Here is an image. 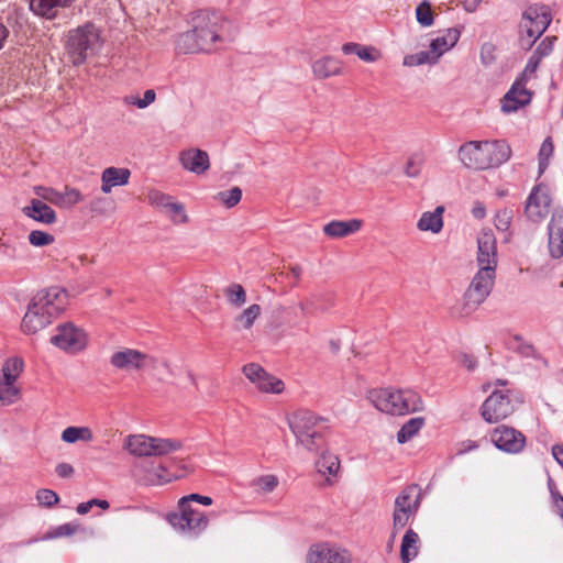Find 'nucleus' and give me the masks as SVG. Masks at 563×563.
Segmentation results:
<instances>
[{
	"label": "nucleus",
	"instance_id": "nucleus-42",
	"mask_svg": "<svg viewBox=\"0 0 563 563\" xmlns=\"http://www.w3.org/2000/svg\"><path fill=\"white\" fill-rule=\"evenodd\" d=\"M34 192L42 201H48L57 207L62 208V192L51 187L36 186Z\"/></svg>",
	"mask_w": 563,
	"mask_h": 563
},
{
	"label": "nucleus",
	"instance_id": "nucleus-44",
	"mask_svg": "<svg viewBox=\"0 0 563 563\" xmlns=\"http://www.w3.org/2000/svg\"><path fill=\"white\" fill-rule=\"evenodd\" d=\"M553 143L551 137H547L540 147L539 151V174H543L544 170L548 168L549 159L553 155Z\"/></svg>",
	"mask_w": 563,
	"mask_h": 563
},
{
	"label": "nucleus",
	"instance_id": "nucleus-54",
	"mask_svg": "<svg viewBox=\"0 0 563 563\" xmlns=\"http://www.w3.org/2000/svg\"><path fill=\"white\" fill-rule=\"evenodd\" d=\"M36 499L41 505L52 507L58 503L59 497L54 490L43 488L37 490Z\"/></svg>",
	"mask_w": 563,
	"mask_h": 563
},
{
	"label": "nucleus",
	"instance_id": "nucleus-31",
	"mask_svg": "<svg viewBox=\"0 0 563 563\" xmlns=\"http://www.w3.org/2000/svg\"><path fill=\"white\" fill-rule=\"evenodd\" d=\"M261 312L262 308L260 305L253 303L249 306L234 318L236 329H251L255 320L260 317Z\"/></svg>",
	"mask_w": 563,
	"mask_h": 563
},
{
	"label": "nucleus",
	"instance_id": "nucleus-15",
	"mask_svg": "<svg viewBox=\"0 0 563 563\" xmlns=\"http://www.w3.org/2000/svg\"><path fill=\"white\" fill-rule=\"evenodd\" d=\"M352 554L341 547L320 542L310 545L306 563H352Z\"/></svg>",
	"mask_w": 563,
	"mask_h": 563
},
{
	"label": "nucleus",
	"instance_id": "nucleus-50",
	"mask_svg": "<svg viewBox=\"0 0 563 563\" xmlns=\"http://www.w3.org/2000/svg\"><path fill=\"white\" fill-rule=\"evenodd\" d=\"M77 527L73 523H64L56 527L53 531L46 533L41 540L56 539L60 537H68L76 532Z\"/></svg>",
	"mask_w": 563,
	"mask_h": 563
},
{
	"label": "nucleus",
	"instance_id": "nucleus-16",
	"mask_svg": "<svg viewBox=\"0 0 563 563\" xmlns=\"http://www.w3.org/2000/svg\"><path fill=\"white\" fill-rule=\"evenodd\" d=\"M490 441L498 450L509 454L520 453L526 445V437L506 424L498 426L490 432Z\"/></svg>",
	"mask_w": 563,
	"mask_h": 563
},
{
	"label": "nucleus",
	"instance_id": "nucleus-8",
	"mask_svg": "<svg viewBox=\"0 0 563 563\" xmlns=\"http://www.w3.org/2000/svg\"><path fill=\"white\" fill-rule=\"evenodd\" d=\"M496 279V272L478 268L463 295L459 309L460 317H467L476 311L489 297Z\"/></svg>",
	"mask_w": 563,
	"mask_h": 563
},
{
	"label": "nucleus",
	"instance_id": "nucleus-59",
	"mask_svg": "<svg viewBox=\"0 0 563 563\" xmlns=\"http://www.w3.org/2000/svg\"><path fill=\"white\" fill-rule=\"evenodd\" d=\"M161 366H159V379L164 380L167 377L175 376V372L173 369V366L168 360H161Z\"/></svg>",
	"mask_w": 563,
	"mask_h": 563
},
{
	"label": "nucleus",
	"instance_id": "nucleus-6",
	"mask_svg": "<svg viewBox=\"0 0 563 563\" xmlns=\"http://www.w3.org/2000/svg\"><path fill=\"white\" fill-rule=\"evenodd\" d=\"M181 448L180 440L146 434H131L124 440V449L137 457L164 456L177 452Z\"/></svg>",
	"mask_w": 563,
	"mask_h": 563
},
{
	"label": "nucleus",
	"instance_id": "nucleus-1",
	"mask_svg": "<svg viewBox=\"0 0 563 563\" xmlns=\"http://www.w3.org/2000/svg\"><path fill=\"white\" fill-rule=\"evenodd\" d=\"M190 25V30L177 36L176 49L179 53H209L219 45L233 42L239 34L238 26L218 11L199 10L194 12Z\"/></svg>",
	"mask_w": 563,
	"mask_h": 563
},
{
	"label": "nucleus",
	"instance_id": "nucleus-9",
	"mask_svg": "<svg viewBox=\"0 0 563 563\" xmlns=\"http://www.w3.org/2000/svg\"><path fill=\"white\" fill-rule=\"evenodd\" d=\"M100 46L99 30L91 23L79 26L68 34L66 49L74 65L82 64Z\"/></svg>",
	"mask_w": 563,
	"mask_h": 563
},
{
	"label": "nucleus",
	"instance_id": "nucleus-62",
	"mask_svg": "<svg viewBox=\"0 0 563 563\" xmlns=\"http://www.w3.org/2000/svg\"><path fill=\"white\" fill-rule=\"evenodd\" d=\"M145 358H146V361H145V364H144V368H151V369L157 372V374H158L159 373V366H161V364H159L161 360L155 358V357H153L151 355H147V354H145Z\"/></svg>",
	"mask_w": 563,
	"mask_h": 563
},
{
	"label": "nucleus",
	"instance_id": "nucleus-24",
	"mask_svg": "<svg viewBox=\"0 0 563 563\" xmlns=\"http://www.w3.org/2000/svg\"><path fill=\"white\" fill-rule=\"evenodd\" d=\"M461 32L456 27H450L443 34L433 38L430 43V52L434 59L439 62L440 57L459 42Z\"/></svg>",
	"mask_w": 563,
	"mask_h": 563
},
{
	"label": "nucleus",
	"instance_id": "nucleus-64",
	"mask_svg": "<svg viewBox=\"0 0 563 563\" xmlns=\"http://www.w3.org/2000/svg\"><path fill=\"white\" fill-rule=\"evenodd\" d=\"M552 455L555 461L563 467V445L555 444L552 446Z\"/></svg>",
	"mask_w": 563,
	"mask_h": 563
},
{
	"label": "nucleus",
	"instance_id": "nucleus-26",
	"mask_svg": "<svg viewBox=\"0 0 563 563\" xmlns=\"http://www.w3.org/2000/svg\"><path fill=\"white\" fill-rule=\"evenodd\" d=\"M361 227L362 221L358 219L347 221L333 220L323 227V232L332 239H339L357 232Z\"/></svg>",
	"mask_w": 563,
	"mask_h": 563
},
{
	"label": "nucleus",
	"instance_id": "nucleus-61",
	"mask_svg": "<svg viewBox=\"0 0 563 563\" xmlns=\"http://www.w3.org/2000/svg\"><path fill=\"white\" fill-rule=\"evenodd\" d=\"M164 471H165L164 467L159 466L158 470L155 473L151 474L150 478H148L150 484L161 485L163 483H166L168 479L163 477L162 473H159V472H164Z\"/></svg>",
	"mask_w": 563,
	"mask_h": 563
},
{
	"label": "nucleus",
	"instance_id": "nucleus-39",
	"mask_svg": "<svg viewBox=\"0 0 563 563\" xmlns=\"http://www.w3.org/2000/svg\"><path fill=\"white\" fill-rule=\"evenodd\" d=\"M438 62L434 59L430 51H421L416 54H409L404 57L402 65L407 67L420 66V65H434Z\"/></svg>",
	"mask_w": 563,
	"mask_h": 563
},
{
	"label": "nucleus",
	"instance_id": "nucleus-32",
	"mask_svg": "<svg viewBox=\"0 0 563 563\" xmlns=\"http://www.w3.org/2000/svg\"><path fill=\"white\" fill-rule=\"evenodd\" d=\"M62 440L66 443H75L77 441L91 442L93 433L88 427H67L62 432Z\"/></svg>",
	"mask_w": 563,
	"mask_h": 563
},
{
	"label": "nucleus",
	"instance_id": "nucleus-10",
	"mask_svg": "<svg viewBox=\"0 0 563 563\" xmlns=\"http://www.w3.org/2000/svg\"><path fill=\"white\" fill-rule=\"evenodd\" d=\"M421 497V489L416 484L408 485L396 497L393 512V539L399 530L406 527L409 519L416 516L420 508Z\"/></svg>",
	"mask_w": 563,
	"mask_h": 563
},
{
	"label": "nucleus",
	"instance_id": "nucleus-37",
	"mask_svg": "<svg viewBox=\"0 0 563 563\" xmlns=\"http://www.w3.org/2000/svg\"><path fill=\"white\" fill-rule=\"evenodd\" d=\"M20 389L12 383L0 380V407L10 406L20 398Z\"/></svg>",
	"mask_w": 563,
	"mask_h": 563
},
{
	"label": "nucleus",
	"instance_id": "nucleus-20",
	"mask_svg": "<svg viewBox=\"0 0 563 563\" xmlns=\"http://www.w3.org/2000/svg\"><path fill=\"white\" fill-rule=\"evenodd\" d=\"M549 251L553 258H560L563 255V209H555L552 212L548 225Z\"/></svg>",
	"mask_w": 563,
	"mask_h": 563
},
{
	"label": "nucleus",
	"instance_id": "nucleus-48",
	"mask_svg": "<svg viewBox=\"0 0 563 563\" xmlns=\"http://www.w3.org/2000/svg\"><path fill=\"white\" fill-rule=\"evenodd\" d=\"M514 217L511 209H501L495 216V225L498 231H507L510 228Z\"/></svg>",
	"mask_w": 563,
	"mask_h": 563
},
{
	"label": "nucleus",
	"instance_id": "nucleus-58",
	"mask_svg": "<svg viewBox=\"0 0 563 563\" xmlns=\"http://www.w3.org/2000/svg\"><path fill=\"white\" fill-rule=\"evenodd\" d=\"M156 99V92L155 90L153 89H147L144 95H143V98H140V100H137L136 102V107L139 109H145L147 108L150 104H152Z\"/></svg>",
	"mask_w": 563,
	"mask_h": 563
},
{
	"label": "nucleus",
	"instance_id": "nucleus-17",
	"mask_svg": "<svg viewBox=\"0 0 563 563\" xmlns=\"http://www.w3.org/2000/svg\"><path fill=\"white\" fill-rule=\"evenodd\" d=\"M242 372L261 393L280 394L285 388V384L282 379L267 373L256 363L244 365Z\"/></svg>",
	"mask_w": 563,
	"mask_h": 563
},
{
	"label": "nucleus",
	"instance_id": "nucleus-14",
	"mask_svg": "<svg viewBox=\"0 0 563 563\" xmlns=\"http://www.w3.org/2000/svg\"><path fill=\"white\" fill-rule=\"evenodd\" d=\"M552 199L549 189L543 184L536 185L529 194L525 216L532 223H541L549 214Z\"/></svg>",
	"mask_w": 563,
	"mask_h": 563
},
{
	"label": "nucleus",
	"instance_id": "nucleus-41",
	"mask_svg": "<svg viewBox=\"0 0 563 563\" xmlns=\"http://www.w3.org/2000/svg\"><path fill=\"white\" fill-rule=\"evenodd\" d=\"M423 164H424V156L422 153L417 152V153L411 154L408 157L406 166H405L406 176L410 177V178H417L421 173Z\"/></svg>",
	"mask_w": 563,
	"mask_h": 563
},
{
	"label": "nucleus",
	"instance_id": "nucleus-55",
	"mask_svg": "<svg viewBox=\"0 0 563 563\" xmlns=\"http://www.w3.org/2000/svg\"><path fill=\"white\" fill-rule=\"evenodd\" d=\"M541 60L542 59L539 56L532 53L522 74L518 79H522V82L527 84L528 79L536 73Z\"/></svg>",
	"mask_w": 563,
	"mask_h": 563
},
{
	"label": "nucleus",
	"instance_id": "nucleus-60",
	"mask_svg": "<svg viewBox=\"0 0 563 563\" xmlns=\"http://www.w3.org/2000/svg\"><path fill=\"white\" fill-rule=\"evenodd\" d=\"M55 472L59 477L67 478L74 474V467L68 463H59L56 465Z\"/></svg>",
	"mask_w": 563,
	"mask_h": 563
},
{
	"label": "nucleus",
	"instance_id": "nucleus-19",
	"mask_svg": "<svg viewBox=\"0 0 563 563\" xmlns=\"http://www.w3.org/2000/svg\"><path fill=\"white\" fill-rule=\"evenodd\" d=\"M532 92L527 89L522 79H516L510 89L501 99L500 109L504 113L509 114L518 111L520 108L530 103Z\"/></svg>",
	"mask_w": 563,
	"mask_h": 563
},
{
	"label": "nucleus",
	"instance_id": "nucleus-30",
	"mask_svg": "<svg viewBox=\"0 0 563 563\" xmlns=\"http://www.w3.org/2000/svg\"><path fill=\"white\" fill-rule=\"evenodd\" d=\"M443 212L444 208L442 206L437 207L433 211L423 212L418 220L417 228L420 231H430L434 234L439 233L443 228Z\"/></svg>",
	"mask_w": 563,
	"mask_h": 563
},
{
	"label": "nucleus",
	"instance_id": "nucleus-45",
	"mask_svg": "<svg viewBox=\"0 0 563 563\" xmlns=\"http://www.w3.org/2000/svg\"><path fill=\"white\" fill-rule=\"evenodd\" d=\"M416 19L421 26H431L433 24V13L428 1H422L416 8Z\"/></svg>",
	"mask_w": 563,
	"mask_h": 563
},
{
	"label": "nucleus",
	"instance_id": "nucleus-18",
	"mask_svg": "<svg viewBox=\"0 0 563 563\" xmlns=\"http://www.w3.org/2000/svg\"><path fill=\"white\" fill-rule=\"evenodd\" d=\"M476 264L481 269L496 272L498 264L497 241L492 230H484L478 234Z\"/></svg>",
	"mask_w": 563,
	"mask_h": 563
},
{
	"label": "nucleus",
	"instance_id": "nucleus-63",
	"mask_svg": "<svg viewBox=\"0 0 563 563\" xmlns=\"http://www.w3.org/2000/svg\"><path fill=\"white\" fill-rule=\"evenodd\" d=\"M549 488L554 507L561 506V503L563 501V496L555 489L554 484H552L551 482L549 483Z\"/></svg>",
	"mask_w": 563,
	"mask_h": 563
},
{
	"label": "nucleus",
	"instance_id": "nucleus-34",
	"mask_svg": "<svg viewBox=\"0 0 563 563\" xmlns=\"http://www.w3.org/2000/svg\"><path fill=\"white\" fill-rule=\"evenodd\" d=\"M344 54H355L364 62L373 63L377 60L378 54L373 47L364 46L357 43H346L342 46Z\"/></svg>",
	"mask_w": 563,
	"mask_h": 563
},
{
	"label": "nucleus",
	"instance_id": "nucleus-28",
	"mask_svg": "<svg viewBox=\"0 0 563 563\" xmlns=\"http://www.w3.org/2000/svg\"><path fill=\"white\" fill-rule=\"evenodd\" d=\"M71 0H31L30 9L42 18L54 19L59 8L70 4Z\"/></svg>",
	"mask_w": 563,
	"mask_h": 563
},
{
	"label": "nucleus",
	"instance_id": "nucleus-57",
	"mask_svg": "<svg viewBox=\"0 0 563 563\" xmlns=\"http://www.w3.org/2000/svg\"><path fill=\"white\" fill-rule=\"evenodd\" d=\"M189 501H197L205 506H210L212 504V499L209 496H203L199 494H190L184 496L179 499L178 505H189Z\"/></svg>",
	"mask_w": 563,
	"mask_h": 563
},
{
	"label": "nucleus",
	"instance_id": "nucleus-21",
	"mask_svg": "<svg viewBox=\"0 0 563 563\" xmlns=\"http://www.w3.org/2000/svg\"><path fill=\"white\" fill-rule=\"evenodd\" d=\"M179 163L184 169L201 175L210 167L209 155L199 148H188L179 153Z\"/></svg>",
	"mask_w": 563,
	"mask_h": 563
},
{
	"label": "nucleus",
	"instance_id": "nucleus-29",
	"mask_svg": "<svg viewBox=\"0 0 563 563\" xmlns=\"http://www.w3.org/2000/svg\"><path fill=\"white\" fill-rule=\"evenodd\" d=\"M420 538L416 531L408 529L401 540L400 560L401 563H410L419 553Z\"/></svg>",
	"mask_w": 563,
	"mask_h": 563
},
{
	"label": "nucleus",
	"instance_id": "nucleus-11",
	"mask_svg": "<svg viewBox=\"0 0 563 563\" xmlns=\"http://www.w3.org/2000/svg\"><path fill=\"white\" fill-rule=\"evenodd\" d=\"M521 399L510 389L493 390L482 405V417L488 423H496L509 417Z\"/></svg>",
	"mask_w": 563,
	"mask_h": 563
},
{
	"label": "nucleus",
	"instance_id": "nucleus-46",
	"mask_svg": "<svg viewBox=\"0 0 563 563\" xmlns=\"http://www.w3.org/2000/svg\"><path fill=\"white\" fill-rule=\"evenodd\" d=\"M147 198H148V202L151 203V206L161 210L162 212L164 209H166V207H168V203L173 199L172 196L164 194L159 190L150 191Z\"/></svg>",
	"mask_w": 563,
	"mask_h": 563
},
{
	"label": "nucleus",
	"instance_id": "nucleus-4",
	"mask_svg": "<svg viewBox=\"0 0 563 563\" xmlns=\"http://www.w3.org/2000/svg\"><path fill=\"white\" fill-rule=\"evenodd\" d=\"M289 428L296 438V444L310 453H317L324 446L327 420L311 411H298L289 419Z\"/></svg>",
	"mask_w": 563,
	"mask_h": 563
},
{
	"label": "nucleus",
	"instance_id": "nucleus-43",
	"mask_svg": "<svg viewBox=\"0 0 563 563\" xmlns=\"http://www.w3.org/2000/svg\"><path fill=\"white\" fill-rule=\"evenodd\" d=\"M242 198V190L239 187H233L230 190L220 191L217 195V200L224 205L227 208H233Z\"/></svg>",
	"mask_w": 563,
	"mask_h": 563
},
{
	"label": "nucleus",
	"instance_id": "nucleus-22",
	"mask_svg": "<svg viewBox=\"0 0 563 563\" xmlns=\"http://www.w3.org/2000/svg\"><path fill=\"white\" fill-rule=\"evenodd\" d=\"M145 361L144 353L134 349H124L111 355L110 364L122 371H139L144 368Z\"/></svg>",
	"mask_w": 563,
	"mask_h": 563
},
{
	"label": "nucleus",
	"instance_id": "nucleus-38",
	"mask_svg": "<svg viewBox=\"0 0 563 563\" xmlns=\"http://www.w3.org/2000/svg\"><path fill=\"white\" fill-rule=\"evenodd\" d=\"M224 296L228 302L235 308H241L246 302L245 289L236 283L229 285L224 289Z\"/></svg>",
	"mask_w": 563,
	"mask_h": 563
},
{
	"label": "nucleus",
	"instance_id": "nucleus-53",
	"mask_svg": "<svg viewBox=\"0 0 563 563\" xmlns=\"http://www.w3.org/2000/svg\"><path fill=\"white\" fill-rule=\"evenodd\" d=\"M555 41V36L544 37L537 46L533 54L539 56L541 59L549 56L553 52Z\"/></svg>",
	"mask_w": 563,
	"mask_h": 563
},
{
	"label": "nucleus",
	"instance_id": "nucleus-2",
	"mask_svg": "<svg viewBox=\"0 0 563 563\" xmlns=\"http://www.w3.org/2000/svg\"><path fill=\"white\" fill-rule=\"evenodd\" d=\"M68 305V292L65 288L52 286L38 290L27 303L21 329L26 334H34L63 312Z\"/></svg>",
	"mask_w": 563,
	"mask_h": 563
},
{
	"label": "nucleus",
	"instance_id": "nucleus-5",
	"mask_svg": "<svg viewBox=\"0 0 563 563\" xmlns=\"http://www.w3.org/2000/svg\"><path fill=\"white\" fill-rule=\"evenodd\" d=\"M368 398L379 411L389 415L402 416L422 409L420 396L410 389L382 388L371 391Z\"/></svg>",
	"mask_w": 563,
	"mask_h": 563
},
{
	"label": "nucleus",
	"instance_id": "nucleus-23",
	"mask_svg": "<svg viewBox=\"0 0 563 563\" xmlns=\"http://www.w3.org/2000/svg\"><path fill=\"white\" fill-rule=\"evenodd\" d=\"M25 217L43 223L53 224L57 220L56 212L41 199H31L30 205L22 208Z\"/></svg>",
	"mask_w": 563,
	"mask_h": 563
},
{
	"label": "nucleus",
	"instance_id": "nucleus-27",
	"mask_svg": "<svg viewBox=\"0 0 563 563\" xmlns=\"http://www.w3.org/2000/svg\"><path fill=\"white\" fill-rule=\"evenodd\" d=\"M311 67L317 79L338 76L342 71V63L332 56H323L314 60Z\"/></svg>",
	"mask_w": 563,
	"mask_h": 563
},
{
	"label": "nucleus",
	"instance_id": "nucleus-12",
	"mask_svg": "<svg viewBox=\"0 0 563 563\" xmlns=\"http://www.w3.org/2000/svg\"><path fill=\"white\" fill-rule=\"evenodd\" d=\"M51 343L66 353L77 354L87 347L88 334L82 328L71 322H65L56 328Z\"/></svg>",
	"mask_w": 563,
	"mask_h": 563
},
{
	"label": "nucleus",
	"instance_id": "nucleus-25",
	"mask_svg": "<svg viewBox=\"0 0 563 563\" xmlns=\"http://www.w3.org/2000/svg\"><path fill=\"white\" fill-rule=\"evenodd\" d=\"M131 173L128 168L108 167L101 174V191L110 194L113 187L129 183Z\"/></svg>",
	"mask_w": 563,
	"mask_h": 563
},
{
	"label": "nucleus",
	"instance_id": "nucleus-56",
	"mask_svg": "<svg viewBox=\"0 0 563 563\" xmlns=\"http://www.w3.org/2000/svg\"><path fill=\"white\" fill-rule=\"evenodd\" d=\"M91 505H97L101 509H108L110 507L109 503L104 499H90L86 503H81L77 506L76 510L79 515H86L91 509Z\"/></svg>",
	"mask_w": 563,
	"mask_h": 563
},
{
	"label": "nucleus",
	"instance_id": "nucleus-36",
	"mask_svg": "<svg viewBox=\"0 0 563 563\" xmlns=\"http://www.w3.org/2000/svg\"><path fill=\"white\" fill-rule=\"evenodd\" d=\"M22 371L23 361L21 358H8L2 366V379L15 384Z\"/></svg>",
	"mask_w": 563,
	"mask_h": 563
},
{
	"label": "nucleus",
	"instance_id": "nucleus-13",
	"mask_svg": "<svg viewBox=\"0 0 563 563\" xmlns=\"http://www.w3.org/2000/svg\"><path fill=\"white\" fill-rule=\"evenodd\" d=\"M180 512L170 514L168 522L180 532H189L195 536L205 531L209 525L207 516L192 508L190 505H178Z\"/></svg>",
	"mask_w": 563,
	"mask_h": 563
},
{
	"label": "nucleus",
	"instance_id": "nucleus-47",
	"mask_svg": "<svg viewBox=\"0 0 563 563\" xmlns=\"http://www.w3.org/2000/svg\"><path fill=\"white\" fill-rule=\"evenodd\" d=\"M54 236L41 230H33L29 234V242L31 245L41 247L49 245L54 242Z\"/></svg>",
	"mask_w": 563,
	"mask_h": 563
},
{
	"label": "nucleus",
	"instance_id": "nucleus-33",
	"mask_svg": "<svg viewBox=\"0 0 563 563\" xmlns=\"http://www.w3.org/2000/svg\"><path fill=\"white\" fill-rule=\"evenodd\" d=\"M318 472L322 475L334 476L340 470V461L336 455L323 452L316 462Z\"/></svg>",
	"mask_w": 563,
	"mask_h": 563
},
{
	"label": "nucleus",
	"instance_id": "nucleus-51",
	"mask_svg": "<svg viewBox=\"0 0 563 563\" xmlns=\"http://www.w3.org/2000/svg\"><path fill=\"white\" fill-rule=\"evenodd\" d=\"M481 62L484 66H490L496 60V46L493 43H484L479 52Z\"/></svg>",
	"mask_w": 563,
	"mask_h": 563
},
{
	"label": "nucleus",
	"instance_id": "nucleus-52",
	"mask_svg": "<svg viewBox=\"0 0 563 563\" xmlns=\"http://www.w3.org/2000/svg\"><path fill=\"white\" fill-rule=\"evenodd\" d=\"M62 208H71L76 203L82 200L81 194L75 188L66 187L65 191L62 192Z\"/></svg>",
	"mask_w": 563,
	"mask_h": 563
},
{
	"label": "nucleus",
	"instance_id": "nucleus-7",
	"mask_svg": "<svg viewBox=\"0 0 563 563\" xmlns=\"http://www.w3.org/2000/svg\"><path fill=\"white\" fill-rule=\"evenodd\" d=\"M551 21L552 14L548 5L533 3L527 7L521 14L519 24L521 46L530 48L547 31Z\"/></svg>",
	"mask_w": 563,
	"mask_h": 563
},
{
	"label": "nucleus",
	"instance_id": "nucleus-3",
	"mask_svg": "<svg viewBox=\"0 0 563 563\" xmlns=\"http://www.w3.org/2000/svg\"><path fill=\"white\" fill-rule=\"evenodd\" d=\"M510 155L511 148L503 140L468 141L459 148L462 164L477 170L498 167L506 163Z\"/></svg>",
	"mask_w": 563,
	"mask_h": 563
},
{
	"label": "nucleus",
	"instance_id": "nucleus-35",
	"mask_svg": "<svg viewBox=\"0 0 563 563\" xmlns=\"http://www.w3.org/2000/svg\"><path fill=\"white\" fill-rule=\"evenodd\" d=\"M423 424L424 419L422 417H415L409 419L398 431L397 441L399 443H406L420 431Z\"/></svg>",
	"mask_w": 563,
	"mask_h": 563
},
{
	"label": "nucleus",
	"instance_id": "nucleus-40",
	"mask_svg": "<svg viewBox=\"0 0 563 563\" xmlns=\"http://www.w3.org/2000/svg\"><path fill=\"white\" fill-rule=\"evenodd\" d=\"M163 212L166 213L175 224H184L189 220L185 211V206L180 202L174 201V199H172L168 207H166Z\"/></svg>",
	"mask_w": 563,
	"mask_h": 563
},
{
	"label": "nucleus",
	"instance_id": "nucleus-49",
	"mask_svg": "<svg viewBox=\"0 0 563 563\" xmlns=\"http://www.w3.org/2000/svg\"><path fill=\"white\" fill-rule=\"evenodd\" d=\"M254 486L257 487L263 493H271L273 492L277 485L278 479L275 475H264L258 478H256L253 482Z\"/></svg>",
	"mask_w": 563,
	"mask_h": 563
}]
</instances>
